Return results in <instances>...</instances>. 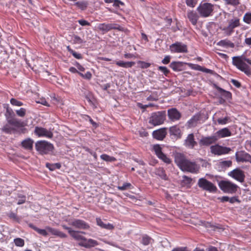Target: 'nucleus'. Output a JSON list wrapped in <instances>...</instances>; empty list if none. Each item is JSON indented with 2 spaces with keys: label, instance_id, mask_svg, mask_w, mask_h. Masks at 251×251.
<instances>
[{
  "label": "nucleus",
  "instance_id": "obj_10",
  "mask_svg": "<svg viewBox=\"0 0 251 251\" xmlns=\"http://www.w3.org/2000/svg\"><path fill=\"white\" fill-rule=\"evenodd\" d=\"M240 25V19L238 18H235L229 21L228 25L224 27L223 30L226 35L230 36L234 32V29Z\"/></svg>",
  "mask_w": 251,
  "mask_h": 251
},
{
  "label": "nucleus",
  "instance_id": "obj_12",
  "mask_svg": "<svg viewBox=\"0 0 251 251\" xmlns=\"http://www.w3.org/2000/svg\"><path fill=\"white\" fill-rule=\"evenodd\" d=\"M170 50L172 53H186L187 47L181 42H176L170 46Z\"/></svg>",
  "mask_w": 251,
  "mask_h": 251
},
{
  "label": "nucleus",
  "instance_id": "obj_9",
  "mask_svg": "<svg viewBox=\"0 0 251 251\" xmlns=\"http://www.w3.org/2000/svg\"><path fill=\"white\" fill-rule=\"evenodd\" d=\"M165 111H158L152 113L150 118L149 123L154 126H158L163 123L165 120Z\"/></svg>",
  "mask_w": 251,
  "mask_h": 251
},
{
  "label": "nucleus",
  "instance_id": "obj_49",
  "mask_svg": "<svg viewBox=\"0 0 251 251\" xmlns=\"http://www.w3.org/2000/svg\"><path fill=\"white\" fill-rule=\"evenodd\" d=\"M158 70L162 72L166 76H168L170 73L169 70L165 66L158 67Z\"/></svg>",
  "mask_w": 251,
  "mask_h": 251
},
{
  "label": "nucleus",
  "instance_id": "obj_44",
  "mask_svg": "<svg viewBox=\"0 0 251 251\" xmlns=\"http://www.w3.org/2000/svg\"><path fill=\"white\" fill-rule=\"evenodd\" d=\"M100 158L104 161L109 162H112L116 160V159L114 157L110 156L109 155L106 154H103L101 155Z\"/></svg>",
  "mask_w": 251,
  "mask_h": 251
},
{
  "label": "nucleus",
  "instance_id": "obj_21",
  "mask_svg": "<svg viewBox=\"0 0 251 251\" xmlns=\"http://www.w3.org/2000/svg\"><path fill=\"white\" fill-rule=\"evenodd\" d=\"M217 138V141L221 138H224L231 136V132L227 127L223 128L217 131L215 134Z\"/></svg>",
  "mask_w": 251,
  "mask_h": 251
},
{
  "label": "nucleus",
  "instance_id": "obj_63",
  "mask_svg": "<svg viewBox=\"0 0 251 251\" xmlns=\"http://www.w3.org/2000/svg\"><path fill=\"white\" fill-rule=\"evenodd\" d=\"M84 117L88 118L89 121L93 126H96V123L93 121V120L90 117V116L87 115H84Z\"/></svg>",
  "mask_w": 251,
  "mask_h": 251
},
{
  "label": "nucleus",
  "instance_id": "obj_39",
  "mask_svg": "<svg viewBox=\"0 0 251 251\" xmlns=\"http://www.w3.org/2000/svg\"><path fill=\"white\" fill-rule=\"evenodd\" d=\"M182 183L183 185H185L187 187H190L191 183L192 181V178L186 176H182Z\"/></svg>",
  "mask_w": 251,
  "mask_h": 251
},
{
  "label": "nucleus",
  "instance_id": "obj_55",
  "mask_svg": "<svg viewBox=\"0 0 251 251\" xmlns=\"http://www.w3.org/2000/svg\"><path fill=\"white\" fill-rule=\"evenodd\" d=\"M18 197L20 198V199L18 200V201L17 202L18 204H19V205L22 204L25 202V201H26V197L25 196L21 195H19Z\"/></svg>",
  "mask_w": 251,
  "mask_h": 251
},
{
  "label": "nucleus",
  "instance_id": "obj_20",
  "mask_svg": "<svg viewBox=\"0 0 251 251\" xmlns=\"http://www.w3.org/2000/svg\"><path fill=\"white\" fill-rule=\"evenodd\" d=\"M197 145V143L195 140L194 134H188L184 141V145L188 149H192Z\"/></svg>",
  "mask_w": 251,
  "mask_h": 251
},
{
  "label": "nucleus",
  "instance_id": "obj_52",
  "mask_svg": "<svg viewBox=\"0 0 251 251\" xmlns=\"http://www.w3.org/2000/svg\"><path fill=\"white\" fill-rule=\"evenodd\" d=\"M78 74L82 77L86 79H90L92 77V74L90 72H87L85 74L81 73H78Z\"/></svg>",
  "mask_w": 251,
  "mask_h": 251
},
{
  "label": "nucleus",
  "instance_id": "obj_48",
  "mask_svg": "<svg viewBox=\"0 0 251 251\" xmlns=\"http://www.w3.org/2000/svg\"><path fill=\"white\" fill-rule=\"evenodd\" d=\"M243 20L246 24H250L251 23V13H246L244 16Z\"/></svg>",
  "mask_w": 251,
  "mask_h": 251
},
{
  "label": "nucleus",
  "instance_id": "obj_16",
  "mask_svg": "<svg viewBox=\"0 0 251 251\" xmlns=\"http://www.w3.org/2000/svg\"><path fill=\"white\" fill-rule=\"evenodd\" d=\"M34 133L38 137H45L48 138H51L53 137V133L51 131L42 127L36 126Z\"/></svg>",
  "mask_w": 251,
  "mask_h": 251
},
{
  "label": "nucleus",
  "instance_id": "obj_59",
  "mask_svg": "<svg viewBox=\"0 0 251 251\" xmlns=\"http://www.w3.org/2000/svg\"><path fill=\"white\" fill-rule=\"evenodd\" d=\"M37 103H41L44 105L49 106V104L48 102L46 101V99L44 98L40 99L38 101Z\"/></svg>",
  "mask_w": 251,
  "mask_h": 251
},
{
  "label": "nucleus",
  "instance_id": "obj_32",
  "mask_svg": "<svg viewBox=\"0 0 251 251\" xmlns=\"http://www.w3.org/2000/svg\"><path fill=\"white\" fill-rule=\"evenodd\" d=\"M153 242V240L148 236L147 235H144L141 239V243L145 246L149 245V244H151Z\"/></svg>",
  "mask_w": 251,
  "mask_h": 251
},
{
  "label": "nucleus",
  "instance_id": "obj_3",
  "mask_svg": "<svg viewBox=\"0 0 251 251\" xmlns=\"http://www.w3.org/2000/svg\"><path fill=\"white\" fill-rule=\"evenodd\" d=\"M251 65V60L247 58L244 55L234 56L232 57V64L237 69L243 72L248 76L251 75V69L246 62Z\"/></svg>",
  "mask_w": 251,
  "mask_h": 251
},
{
  "label": "nucleus",
  "instance_id": "obj_14",
  "mask_svg": "<svg viewBox=\"0 0 251 251\" xmlns=\"http://www.w3.org/2000/svg\"><path fill=\"white\" fill-rule=\"evenodd\" d=\"M228 175L240 182H243L245 178L244 172L239 168L229 172Z\"/></svg>",
  "mask_w": 251,
  "mask_h": 251
},
{
  "label": "nucleus",
  "instance_id": "obj_6",
  "mask_svg": "<svg viewBox=\"0 0 251 251\" xmlns=\"http://www.w3.org/2000/svg\"><path fill=\"white\" fill-rule=\"evenodd\" d=\"M200 16L206 18L211 16L214 10V5L208 2H201L197 8Z\"/></svg>",
  "mask_w": 251,
  "mask_h": 251
},
{
  "label": "nucleus",
  "instance_id": "obj_50",
  "mask_svg": "<svg viewBox=\"0 0 251 251\" xmlns=\"http://www.w3.org/2000/svg\"><path fill=\"white\" fill-rule=\"evenodd\" d=\"M158 100V97L156 93H153L147 98L148 101H157Z\"/></svg>",
  "mask_w": 251,
  "mask_h": 251
},
{
  "label": "nucleus",
  "instance_id": "obj_60",
  "mask_svg": "<svg viewBox=\"0 0 251 251\" xmlns=\"http://www.w3.org/2000/svg\"><path fill=\"white\" fill-rule=\"evenodd\" d=\"M231 82L232 83V84L234 85L235 87L237 88H239L241 87V84L238 80L232 79H231Z\"/></svg>",
  "mask_w": 251,
  "mask_h": 251
},
{
  "label": "nucleus",
  "instance_id": "obj_62",
  "mask_svg": "<svg viewBox=\"0 0 251 251\" xmlns=\"http://www.w3.org/2000/svg\"><path fill=\"white\" fill-rule=\"evenodd\" d=\"M172 251H189L187 247H178L174 249Z\"/></svg>",
  "mask_w": 251,
  "mask_h": 251
},
{
  "label": "nucleus",
  "instance_id": "obj_27",
  "mask_svg": "<svg viewBox=\"0 0 251 251\" xmlns=\"http://www.w3.org/2000/svg\"><path fill=\"white\" fill-rule=\"evenodd\" d=\"M96 220L97 225L102 228L112 230L114 228V226L112 224L110 223H104L100 218H96Z\"/></svg>",
  "mask_w": 251,
  "mask_h": 251
},
{
  "label": "nucleus",
  "instance_id": "obj_45",
  "mask_svg": "<svg viewBox=\"0 0 251 251\" xmlns=\"http://www.w3.org/2000/svg\"><path fill=\"white\" fill-rule=\"evenodd\" d=\"M10 102V103L13 106H21L24 105V103L22 101H19L15 98L11 99Z\"/></svg>",
  "mask_w": 251,
  "mask_h": 251
},
{
  "label": "nucleus",
  "instance_id": "obj_56",
  "mask_svg": "<svg viewBox=\"0 0 251 251\" xmlns=\"http://www.w3.org/2000/svg\"><path fill=\"white\" fill-rule=\"evenodd\" d=\"M77 22L79 23V25H80L82 26H90L91 25V24L90 23H89L88 21L83 20L81 19L78 20Z\"/></svg>",
  "mask_w": 251,
  "mask_h": 251
},
{
  "label": "nucleus",
  "instance_id": "obj_28",
  "mask_svg": "<svg viewBox=\"0 0 251 251\" xmlns=\"http://www.w3.org/2000/svg\"><path fill=\"white\" fill-rule=\"evenodd\" d=\"M200 120V115H195L187 122V126L189 128L194 127L197 126Z\"/></svg>",
  "mask_w": 251,
  "mask_h": 251
},
{
  "label": "nucleus",
  "instance_id": "obj_29",
  "mask_svg": "<svg viewBox=\"0 0 251 251\" xmlns=\"http://www.w3.org/2000/svg\"><path fill=\"white\" fill-rule=\"evenodd\" d=\"M98 28L102 31L107 32L112 29L115 28L114 25L111 24H100L98 26Z\"/></svg>",
  "mask_w": 251,
  "mask_h": 251
},
{
  "label": "nucleus",
  "instance_id": "obj_13",
  "mask_svg": "<svg viewBox=\"0 0 251 251\" xmlns=\"http://www.w3.org/2000/svg\"><path fill=\"white\" fill-rule=\"evenodd\" d=\"M180 169L183 171H187L192 173H196L198 172L199 166L194 162L187 160Z\"/></svg>",
  "mask_w": 251,
  "mask_h": 251
},
{
  "label": "nucleus",
  "instance_id": "obj_57",
  "mask_svg": "<svg viewBox=\"0 0 251 251\" xmlns=\"http://www.w3.org/2000/svg\"><path fill=\"white\" fill-rule=\"evenodd\" d=\"M140 65L142 68H148L151 65V64L149 63H147L143 61L139 62Z\"/></svg>",
  "mask_w": 251,
  "mask_h": 251
},
{
  "label": "nucleus",
  "instance_id": "obj_38",
  "mask_svg": "<svg viewBox=\"0 0 251 251\" xmlns=\"http://www.w3.org/2000/svg\"><path fill=\"white\" fill-rule=\"evenodd\" d=\"M231 122L230 118L228 116H226L224 118H220L217 119L218 124L221 125H226V124Z\"/></svg>",
  "mask_w": 251,
  "mask_h": 251
},
{
  "label": "nucleus",
  "instance_id": "obj_42",
  "mask_svg": "<svg viewBox=\"0 0 251 251\" xmlns=\"http://www.w3.org/2000/svg\"><path fill=\"white\" fill-rule=\"evenodd\" d=\"M104 2L107 3L114 2L113 6L115 7H120V5H124V3L118 0H104Z\"/></svg>",
  "mask_w": 251,
  "mask_h": 251
},
{
  "label": "nucleus",
  "instance_id": "obj_35",
  "mask_svg": "<svg viewBox=\"0 0 251 251\" xmlns=\"http://www.w3.org/2000/svg\"><path fill=\"white\" fill-rule=\"evenodd\" d=\"M217 89L218 91H219V92H220L221 94V95L223 97H224L225 98H226L227 99L231 98V94L230 92L226 91V90H224L223 89H222L220 87H218L217 88Z\"/></svg>",
  "mask_w": 251,
  "mask_h": 251
},
{
  "label": "nucleus",
  "instance_id": "obj_1",
  "mask_svg": "<svg viewBox=\"0 0 251 251\" xmlns=\"http://www.w3.org/2000/svg\"><path fill=\"white\" fill-rule=\"evenodd\" d=\"M4 115L7 122L2 128V131L4 132L11 133L16 130V128L24 126V123L15 118V114L11 108L7 107Z\"/></svg>",
  "mask_w": 251,
  "mask_h": 251
},
{
  "label": "nucleus",
  "instance_id": "obj_54",
  "mask_svg": "<svg viewBox=\"0 0 251 251\" xmlns=\"http://www.w3.org/2000/svg\"><path fill=\"white\" fill-rule=\"evenodd\" d=\"M188 65L190 67H191L193 70L201 71L202 67H201V66H200L199 65L189 63V64H188Z\"/></svg>",
  "mask_w": 251,
  "mask_h": 251
},
{
  "label": "nucleus",
  "instance_id": "obj_36",
  "mask_svg": "<svg viewBox=\"0 0 251 251\" xmlns=\"http://www.w3.org/2000/svg\"><path fill=\"white\" fill-rule=\"evenodd\" d=\"M46 166L50 171H54L56 169H59L61 166V164L59 163H56L55 164L47 163Z\"/></svg>",
  "mask_w": 251,
  "mask_h": 251
},
{
  "label": "nucleus",
  "instance_id": "obj_41",
  "mask_svg": "<svg viewBox=\"0 0 251 251\" xmlns=\"http://www.w3.org/2000/svg\"><path fill=\"white\" fill-rule=\"evenodd\" d=\"M15 245L17 247H23L25 245V241L21 238H17L14 240Z\"/></svg>",
  "mask_w": 251,
  "mask_h": 251
},
{
  "label": "nucleus",
  "instance_id": "obj_7",
  "mask_svg": "<svg viewBox=\"0 0 251 251\" xmlns=\"http://www.w3.org/2000/svg\"><path fill=\"white\" fill-rule=\"evenodd\" d=\"M198 185L202 190L209 193H215L217 190L216 186L213 183L204 177L199 179Z\"/></svg>",
  "mask_w": 251,
  "mask_h": 251
},
{
  "label": "nucleus",
  "instance_id": "obj_2",
  "mask_svg": "<svg viewBox=\"0 0 251 251\" xmlns=\"http://www.w3.org/2000/svg\"><path fill=\"white\" fill-rule=\"evenodd\" d=\"M80 233L85 234V232L73 230L70 235L75 240L80 241L78 243L79 246L89 248L98 245V242L96 240L92 239H87L84 236L81 235Z\"/></svg>",
  "mask_w": 251,
  "mask_h": 251
},
{
  "label": "nucleus",
  "instance_id": "obj_23",
  "mask_svg": "<svg viewBox=\"0 0 251 251\" xmlns=\"http://www.w3.org/2000/svg\"><path fill=\"white\" fill-rule=\"evenodd\" d=\"M187 16L193 25H197L199 16L196 12L193 10H189L187 12Z\"/></svg>",
  "mask_w": 251,
  "mask_h": 251
},
{
  "label": "nucleus",
  "instance_id": "obj_31",
  "mask_svg": "<svg viewBox=\"0 0 251 251\" xmlns=\"http://www.w3.org/2000/svg\"><path fill=\"white\" fill-rule=\"evenodd\" d=\"M155 173L156 175L158 176L161 179L164 180L167 179V175L163 168L160 167L156 169Z\"/></svg>",
  "mask_w": 251,
  "mask_h": 251
},
{
  "label": "nucleus",
  "instance_id": "obj_26",
  "mask_svg": "<svg viewBox=\"0 0 251 251\" xmlns=\"http://www.w3.org/2000/svg\"><path fill=\"white\" fill-rule=\"evenodd\" d=\"M169 132L171 135H173L176 138H180L181 137V131L178 125L170 127Z\"/></svg>",
  "mask_w": 251,
  "mask_h": 251
},
{
  "label": "nucleus",
  "instance_id": "obj_37",
  "mask_svg": "<svg viewBox=\"0 0 251 251\" xmlns=\"http://www.w3.org/2000/svg\"><path fill=\"white\" fill-rule=\"evenodd\" d=\"M226 5H230L234 7L237 6L240 4V0H223Z\"/></svg>",
  "mask_w": 251,
  "mask_h": 251
},
{
  "label": "nucleus",
  "instance_id": "obj_51",
  "mask_svg": "<svg viewBox=\"0 0 251 251\" xmlns=\"http://www.w3.org/2000/svg\"><path fill=\"white\" fill-rule=\"evenodd\" d=\"M68 50L72 54V55L76 59H80L82 58L81 54L78 53L72 49H70V47H68Z\"/></svg>",
  "mask_w": 251,
  "mask_h": 251
},
{
  "label": "nucleus",
  "instance_id": "obj_15",
  "mask_svg": "<svg viewBox=\"0 0 251 251\" xmlns=\"http://www.w3.org/2000/svg\"><path fill=\"white\" fill-rule=\"evenodd\" d=\"M69 225L79 229H88L90 227L87 223L82 220L78 219H74L69 223Z\"/></svg>",
  "mask_w": 251,
  "mask_h": 251
},
{
  "label": "nucleus",
  "instance_id": "obj_19",
  "mask_svg": "<svg viewBox=\"0 0 251 251\" xmlns=\"http://www.w3.org/2000/svg\"><path fill=\"white\" fill-rule=\"evenodd\" d=\"M217 141V138L215 134L211 136L203 137L199 142L200 146H208Z\"/></svg>",
  "mask_w": 251,
  "mask_h": 251
},
{
  "label": "nucleus",
  "instance_id": "obj_47",
  "mask_svg": "<svg viewBox=\"0 0 251 251\" xmlns=\"http://www.w3.org/2000/svg\"><path fill=\"white\" fill-rule=\"evenodd\" d=\"M199 0H185L186 5L190 7L193 8L198 3Z\"/></svg>",
  "mask_w": 251,
  "mask_h": 251
},
{
  "label": "nucleus",
  "instance_id": "obj_58",
  "mask_svg": "<svg viewBox=\"0 0 251 251\" xmlns=\"http://www.w3.org/2000/svg\"><path fill=\"white\" fill-rule=\"evenodd\" d=\"M170 59L171 56L170 55H167L162 60V63L164 64H168L170 62Z\"/></svg>",
  "mask_w": 251,
  "mask_h": 251
},
{
  "label": "nucleus",
  "instance_id": "obj_4",
  "mask_svg": "<svg viewBox=\"0 0 251 251\" xmlns=\"http://www.w3.org/2000/svg\"><path fill=\"white\" fill-rule=\"evenodd\" d=\"M29 227L37 232L39 234L44 236H47L48 235V233L47 230L50 232L52 235L56 236L61 238H65L67 237V235L63 233V232L59 231V230L51 227L50 226H46V229H40L35 226L32 224H28Z\"/></svg>",
  "mask_w": 251,
  "mask_h": 251
},
{
  "label": "nucleus",
  "instance_id": "obj_17",
  "mask_svg": "<svg viewBox=\"0 0 251 251\" xmlns=\"http://www.w3.org/2000/svg\"><path fill=\"white\" fill-rule=\"evenodd\" d=\"M237 162H249L251 163V155L244 151H237L235 153Z\"/></svg>",
  "mask_w": 251,
  "mask_h": 251
},
{
  "label": "nucleus",
  "instance_id": "obj_40",
  "mask_svg": "<svg viewBox=\"0 0 251 251\" xmlns=\"http://www.w3.org/2000/svg\"><path fill=\"white\" fill-rule=\"evenodd\" d=\"M158 158L161 159L162 161H163L164 163L166 164H170L172 162L171 159L169 158L166 154H165L164 153H162L161 155L159 156L158 157Z\"/></svg>",
  "mask_w": 251,
  "mask_h": 251
},
{
  "label": "nucleus",
  "instance_id": "obj_25",
  "mask_svg": "<svg viewBox=\"0 0 251 251\" xmlns=\"http://www.w3.org/2000/svg\"><path fill=\"white\" fill-rule=\"evenodd\" d=\"M33 144L34 140L31 138H27L21 142V146L25 150L32 151Z\"/></svg>",
  "mask_w": 251,
  "mask_h": 251
},
{
  "label": "nucleus",
  "instance_id": "obj_22",
  "mask_svg": "<svg viewBox=\"0 0 251 251\" xmlns=\"http://www.w3.org/2000/svg\"><path fill=\"white\" fill-rule=\"evenodd\" d=\"M175 162L180 169L183 165L187 159L184 155L181 153L176 152L174 154Z\"/></svg>",
  "mask_w": 251,
  "mask_h": 251
},
{
  "label": "nucleus",
  "instance_id": "obj_64",
  "mask_svg": "<svg viewBox=\"0 0 251 251\" xmlns=\"http://www.w3.org/2000/svg\"><path fill=\"white\" fill-rule=\"evenodd\" d=\"M201 71L206 73L210 74H213V72H214L213 71H212L210 69H207V68H203V67H202Z\"/></svg>",
  "mask_w": 251,
  "mask_h": 251
},
{
  "label": "nucleus",
  "instance_id": "obj_30",
  "mask_svg": "<svg viewBox=\"0 0 251 251\" xmlns=\"http://www.w3.org/2000/svg\"><path fill=\"white\" fill-rule=\"evenodd\" d=\"M170 67L176 72H179L183 70V63L181 62H172L170 64Z\"/></svg>",
  "mask_w": 251,
  "mask_h": 251
},
{
  "label": "nucleus",
  "instance_id": "obj_24",
  "mask_svg": "<svg viewBox=\"0 0 251 251\" xmlns=\"http://www.w3.org/2000/svg\"><path fill=\"white\" fill-rule=\"evenodd\" d=\"M167 134L166 128H163L155 130L152 133L153 137L159 140H162Z\"/></svg>",
  "mask_w": 251,
  "mask_h": 251
},
{
  "label": "nucleus",
  "instance_id": "obj_43",
  "mask_svg": "<svg viewBox=\"0 0 251 251\" xmlns=\"http://www.w3.org/2000/svg\"><path fill=\"white\" fill-rule=\"evenodd\" d=\"M75 5L81 10H85L87 7L88 3L86 1H77Z\"/></svg>",
  "mask_w": 251,
  "mask_h": 251
},
{
  "label": "nucleus",
  "instance_id": "obj_18",
  "mask_svg": "<svg viewBox=\"0 0 251 251\" xmlns=\"http://www.w3.org/2000/svg\"><path fill=\"white\" fill-rule=\"evenodd\" d=\"M167 113L169 119L172 122L179 120L181 117V114L175 108L168 109Z\"/></svg>",
  "mask_w": 251,
  "mask_h": 251
},
{
  "label": "nucleus",
  "instance_id": "obj_34",
  "mask_svg": "<svg viewBox=\"0 0 251 251\" xmlns=\"http://www.w3.org/2000/svg\"><path fill=\"white\" fill-rule=\"evenodd\" d=\"M152 150L155 152L157 157L161 155L163 152L162 151V148L160 145L155 144L152 146Z\"/></svg>",
  "mask_w": 251,
  "mask_h": 251
},
{
  "label": "nucleus",
  "instance_id": "obj_11",
  "mask_svg": "<svg viewBox=\"0 0 251 251\" xmlns=\"http://www.w3.org/2000/svg\"><path fill=\"white\" fill-rule=\"evenodd\" d=\"M210 149L211 152L217 155L228 154L231 151L229 147H223L218 144L211 146Z\"/></svg>",
  "mask_w": 251,
  "mask_h": 251
},
{
  "label": "nucleus",
  "instance_id": "obj_5",
  "mask_svg": "<svg viewBox=\"0 0 251 251\" xmlns=\"http://www.w3.org/2000/svg\"><path fill=\"white\" fill-rule=\"evenodd\" d=\"M35 148L36 151L41 155L49 154L54 150L53 144L45 140L37 141L35 144Z\"/></svg>",
  "mask_w": 251,
  "mask_h": 251
},
{
  "label": "nucleus",
  "instance_id": "obj_8",
  "mask_svg": "<svg viewBox=\"0 0 251 251\" xmlns=\"http://www.w3.org/2000/svg\"><path fill=\"white\" fill-rule=\"evenodd\" d=\"M220 188L224 192L229 194L235 193L238 188V186L231 181L222 180L219 183Z\"/></svg>",
  "mask_w": 251,
  "mask_h": 251
},
{
  "label": "nucleus",
  "instance_id": "obj_33",
  "mask_svg": "<svg viewBox=\"0 0 251 251\" xmlns=\"http://www.w3.org/2000/svg\"><path fill=\"white\" fill-rule=\"evenodd\" d=\"M217 45L222 47L228 46L231 48L234 47V45L233 43L227 39L222 40L218 42Z\"/></svg>",
  "mask_w": 251,
  "mask_h": 251
},
{
  "label": "nucleus",
  "instance_id": "obj_61",
  "mask_svg": "<svg viewBox=\"0 0 251 251\" xmlns=\"http://www.w3.org/2000/svg\"><path fill=\"white\" fill-rule=\"evenodd\" d=\"M85 98L88 101V102L91 105H93L94 103L93 102V101L92 100V96L91 94H88V95H86Z\"/></svg>",
  "mask_w": 251,
  "mask_h": 251
},
{
  "label": "nucleus",
  "instance_id": "obj_53",
  "mask_svg": "<svg viewBox=\"0 0 251 251\" xmlns=\"http://www.w3.org/2000/svg\"><path fill=\"white\" fill-rule=\"evenodd\" d=\"M221 165L223 167H229L232 164V161L230 160L222 161L220 162Z\"/></svg>",
  "mask_w": 251,
  "mask_h": 251
},
{
  "label": "nucleus",
  "instance_id": "obj_46",
  "mask_svg": "<svg viewBox=\"0 0 251 251\" xmlns=\"http://www.w3.org/2000/svg\"><path fill=\"white\" fill-rule=\"evenodd\" d=\"M26 110L24 108H21L20 109L16 110L17 115L20 117H25L26 114Z\"/></svg>",
  "mask_w": 251,
  "mask_h": 251
}]
</instances>
